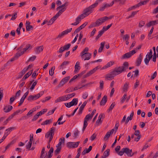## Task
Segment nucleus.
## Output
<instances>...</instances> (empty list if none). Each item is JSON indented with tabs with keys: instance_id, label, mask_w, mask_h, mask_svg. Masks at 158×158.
<instances>
[{
	"instance_id": "obj_1",
	"label": "nucleus",
	"mask_w": 158,
	"mask_h": 158,
	"mask_svg": "<svg viewBox=\"0 0 158 158\" xmlns=\"http://www.w3.org/2000/svg\"><path fill=\"white\" fill-rule=\"evenodd\" d=\"M98 5L97 3L95 2L94 4L85 9L83 10V13L81 15H79L76 19V22L72 23L71 25H77L82 19L88 16L92 13L94 11V8L96 7Z\"/></svg>"
},
{
	"instance_id": "obj_2",
	"label": "nucleus",
	"mask_w": 158,
	"mask_h": 158,
	"mask_svg": "<svg viewBox=\"0 0 158 158\" xmlns=\"http://www.w3.org/2000/svg\"><path fill=\"white\" fill-rule=\"evenodd\" d=\"M128 63L127 62L125 61L124 62L122 66L115 68L114 70L110 73L114 77L123 72L126 71L127 69H128Z\"/></svg>"
},
{
	"instance_id": "obj_3",
	"label": "nucleus",
	"mask_w": 158,
	"mask_h": 158,
	"mask_svg": "<svg viewBox=\"0 0 158 158\" xmlns=\"http://www.w3.org/2000/svg\"><path fill=\"white\" fill-rule=\"evenodd\" d=\"M108 19V17L106 16L101 18L97 20L95 22L92 23L89 26L88 28L91 29L93 27L98 26L101 25Z\"/></svg>"
},
{
	"instance_id": "obj_4",
	"label": "nucleus",
	"mask_w": 158,
	"mask_h": 158,
	"mask_svg": "<svg viewBox=\"0 0 158 158\" xmlns=\"http://www.w3.org/2000/svg\"><path fill=\"white\" fill-rule=\"evenodd\" d=\"M132 152V149H130L128 148H125L122 149L120 152L119 153V155L122 156L124 153H125L128 156L131 157Z\"/></svg>"
},
{
	"instance_id": "obj_5",
	"label": "nucleus",
	"mask_w": 158,
	"mask_h": 158,
	"mask_svg": "<svg viewBox=\"0 0 158 158\" xmlns=\"http://www.w3.org/2000/svg\"><path fill=\"white\" fill-rule=\"evenodd\" d=\"M136 51L135 50H132L125 53L121 57L122 59H128L131 57L132 55L136 53Z\"/></svg>"
},
{
	"instance_id": "obj_6",
	"label": "nucleus",
	"mask_w": 158,
	"mask_h": 158,
	"mask_svg": "<svg viewBox=\"0 0 158 158\" xmlns=\"http://www.w3.org/2000/svg\"><path fill=\"white\" fill-rule=\"evenodd\" d=\"M80 143L79 141L77 142H69L67 143L66 146L69 148H77Z\"/></svg>"
},
{
	"instance_id": "obj_7",
	"label": "nucleus",
	"mask_w": 158,
	"mask_h": 158,
	"mask_svg": "<svg viewBox=\"0 0 158 158\" xmlns=\"http://www.w3.org/2000/svg\"><path fill=\"white\" fill-rule=\"evenodd\" d=\"M69 76H67L64 78L60 82L59 84L56 86V87L57 89L61 87L67 82L69 79H70Z\"/></svg>"
},
{
	"instance_id": "obj_8",
	"label": "nucleus",
	"mask_w": 158,
	"mask_h": 158,
	"mask_svg": "<svg viewBox=\"0 0 158 158\" xmlns=\"http://www.w3.org/2000/svg\"><path fill=\"white\" fill-rule=\"evenodd\" d=\"M61 11H62V10H61L60 11H58L55 15L53 16V17L50 19V20L48 22V25L52 24L53 23L57 18L60 15V14Z\"/></svg>"
},
{
	"instance_id": "obj_9",
	"label": "nucleus",
	"mask_w": 158,
	"mask_h": 158,
	"mask_svg": "<svg viewBox=\"0 0 158 158\" xmlns=\"http://www.w3.org/2000/svg\"><path fill=\"white\" fill-rule=\"evenodd\" d=\"M99 69L98 66H97L93 69L89 71L86 74L84 75V78H86L91 75Z\"/></svg>"
},
{
	"instance_id": "obj_10",
	"label": "nucleus",
	"mask_w": 158,
	"mask_h": 158,
	"mask_svg": "<svg viewBox=\"0 0 158 158\" xmlns=\"http://www.w3.org/2000/svg\"><path fill=\"white\" fill-rule=\"evenodd\" d=\"M157 24H158V19L149 21L146 24L145 26L149 27L151 26L154 27V25Z\"/></svg>"
},
{
	"instance_id": "obj_11",
	"label": "nucleus",
	"mask_w": 158,
	"mask_h": 158,
	"mask_svg": "<svg viewBox=\"0 0 158 158\" xmlns=\"http://www.w3.org/2000/svg\"><path fill=\"white\" fill-rule=\"evenodd\" d=\"M68 100L65 95H64L58 98L55 101V103L60 102L62 101H66Z\"/></svg>"
},
{
	"instance_id": "obj_12",
	"label": "nucleus",
	"mask_w": 158,
	"mask_h": 158,
	"mask_svg": "<svg viewBox=\"0 0 158 158\" xmlns=\"http://www.w3.org/2000/svg\"><path fill=\"white\" fill-rule=\"evenodd\" d=\"M143 59V56L142 53H140L139 56V57L137 59L136 62V65L137 66H139L141 64Z\"/></svg>"
},
{
	"instance_id": "obj_13",
	"label": "nucleus",
	"mask_w": 158,
	"mask_h": 158,
	"mask_svg": "<svg viewBox=\"0 0 158 158\" xmlns=\"http://www.w3.org/2000/svg\"><path fill=\"white\" fill-rule=\"evenodd\" d=\"M107 100V96L106 95L104 96L103 97L100 102V105L101 106H104L106 103V102Z\"/></svg>"
},
{
	"instance_id": "obj_14",
	"label": "nucleus",
	"mask_w": 158,
	"mask_h": 158,
	"mask_svg": "<svg viewBox=\"0 0 158 158\" xmlns=\"http://www.w3.org/2000/svg\"><path fill=\"white\" fill-rule=\"evenodd\" d=\"M92 147L91 146H90L88 149L86 148L82 152L81 154L82 155H84L86 154L89 153L91 150Z\"/></svg>"
},
{
	"instance_id": "obj_15",
	"label": "nucleus",
	"mask_w": 158,
	"mask_h": 158,
	"mask_svg": "<svg viewBox=\"0 0 158 158\" xmlns=\"http://www.w3.org/2000/svg\"><path fill=\"white\" fill-rule=\"evenodd\" d=\"M80 63L79 61L77 62L75 66L74 72L75 73L78 72L79 70L80 69Z\"/></svg>"
},
{
	"instance_id": "obj_16",
	"label": "nucleus",
	"mask_w": 158,
	"mask_h": 158,
	"mask_svg": "<svg viewBox=\"0 0 158 158\" xmlns=\"http://www.w3.org/2000/svg\"><path fill=\"white\" fill-rule=\"evenodd\" d=\"M87 102L86 101H85L83 104L80 107L79 112H78V114H81L82 113V110H83L84 108L85 107V106L86 104H87Z\"/></svg>"
},
{
	"instance_id": "obj_17",
	"label": "nucleus",
	"mask_w": 158,
	"mask_h": 158,
	"mask_svg": "<svg viewBox=\"0 0 158 158\" xmlns=\"http://www.w3.org/2000/svg\"><path fill=\"white\" fill-rule=\"evenodd\" d=\"M72 30H64L59 34L57 37V38H61L65 35L67 34L68 33L71 32Z\"/></svg>"
},
{
	"instance_id": "obj_18",
	"label": "nucleus",
	"mask_w": 158,
	"mask_h": 158,
	"mask_svg": "<svg viewBox=\"0 0 158 158\" xmlns=\"http://www.w3.org/2000/svg\"><path fill=\"white\" fill-rule=\"evenodd\" d=\"M13 109V107L10 105L6 106L4 108V111L6 113H7Z\"/></svg>"
},
{
	"instance_id": "obj_19",
	"label": "nucleus",
	"mask_w": 158,
	"mask_h": 158,
	"mask_svg": "<svg viewBox=\"0 0 158 158\" xmlns=\"http://www.w3.org/2000/svg\"><path fill=\"white\" fill-rule=\"evenodd\" d=\"M65 139L64 137L61 138L59 140V143L56 146V147H61V145L62 144L64 143Z\"/></svg>"
},
{
	"instance_id": "obj_20",
	"label": "nucleus",
	"mask_w": 158,
	"mask_h": 158,
	"mask_svg": "<svg viewBox=\"0 0 158 158\" xmlns=\"http://www.w3.org/2000/svg\"><path fill=\"white\" fill-rule=\"evenodd\" d=\"M89 48L88 47H86L83 50L81 53V58L84 59L85 54H86V52L88 51Z\"/></svg>"
},
{
	"instance_id": "obj_21",
	"label": "nucleus",
	"mask_w": 158,
	"mask_h": 158,
	"mask_svg": "<svg viewBox=\"0 0 158 158\" xmlns=\"http://www.w3.org/2000/svg\"><path fill=\"white\" fill-rule=\"evenodd\" d=\"M78 102V98H73L71 102H69V104L71 105V106H76L77 105Z\"/></svg>"
},
{
	"instance_id": "obj_22",
	"label": "nucleus",
	"mask_w": 158,
	"mask_h": 158,
	"mask_svg": "<svg viewBox=\"0 0 158 158\" xmlns=\"http://www.w3.org/2000/svg\"><path fill=\"white\" fill-rule=\"evenodd\" d=\"M32 72L33 70H31L30 71H29L22 78V80L24 81L26 79H27V78H28L32 74Z\"/></svg>"
},
{
	"instance_id": "obj_23",
	"label": "nucleus",
	"mask_w": 158,
	"mask_h": 158,
	"mask_svg": "<svg viewBox=\"0 0 158 158\" xmlns=\"http://www.w3.org/2000/svg\"><path fill=\"white\" fill-rule=\"evenodd\" d=\"M68 2H66L63 4L61 6L62 8V9L60 10L59 11H60L62 10V11L61 12L60 15L66 10V7L68 6Z\"/></svg>"
},
{
	"instance_id": "obj_24",
	"label": "nucleus",
	"mask_w": 158,
	"mask_h": 158,
	"mask_svg": "<svg viewBox=\"0 0 158 158\" xmlns=\"http://www.w3.org/2000/svg\"><path fill=\"white\" fill-rule=\"evenodd\" d=\"M43 49V47L42 46H40L37 47L35 51L36 54H39L42 52Z\"/></svg>"
},
{
	"instance_id": "obj_25",
	"label": "nucleus",
	"mask_w": 158,
	"mask_h": 158,
	"mask_svg": "<svg viewBox=\"0 0 158 158\" xmlns=\"http://www.w3.org/2000/svg\"><path fill=\"white\" fill-rule=\"evenodd\" d=\"M53 152V148L51 147L48 152V154L46 158H51L52 156V154Z\"/></svg>"
},
{
	"instance_id": "obj_26",
	"label": "nucleus",
	"mask_w": 158,
	"mask_h": 158,
	"mask_svg": "<svg viewBox=\"0 0 158 158\" xmlns=\"http://www.w3.org/2000/svg\"><path fill=\"white\" fill-rule=\"evenodd\" d=\"M134 115V112L133 111H132L129 116L127 117L125 121V123L127 124L128 123L129 120H131L132 119L133 116Z\"/></svg>"
},
{
	"instance_id": "obj_27",
	"label": "nucleus",
	"mask_w": 158,
	"mask_h": 158,
	"mask_svg": "<svg viewBox=\"0 0 158 158\" xmlns=\"http://www.w3.org/2000/svg\"><path fill=\"white\" fill-rule=\"evenodd\" d=\"M30 23L29 21H26L25 24L26 25V30L32 29H33V27L30 25Z\"/></svg>"
},
{
	"instance_id": "obj_28",
	"label": "nucleus",
	"mask_w": 158,
	"mask_h": 158,
	"mask_svg": "<svg viewBox=\"0 0 158 158\" xmlns=\"http://www.w3.org/2000/svg\"><path fill=\"white\" fill-rule=\"evenodd\" d=\"M91 54L89 52H86V54H85L84 57L85 58H84V60H89L91 57Z\"/></svg>"
},
{
	"instance_id": "obj_29",
	"label": "nucleus",
	"mask_w": 158,
	"mask_h": 158,
	"mask_svg": "<svg viewBox=\"0 0 158 158\" xmlns=\"http://www.w3.org/2000/svg\"><path fill=\"white\" fill-rule=\"evenodd\" d=\"M128 85L129 83L127 82L124 84L123 88V90L124 92H126L127 91L129 87Z\"/></svg>"
},
{
	"instance_id": "obj_30",
	"label": "nucleus",
	"mask_w": 158,
	"mask_h": 158,
	"mask_svg": "<svg viewBox=\"0 0 158 158\" xmlns=\"http://www.w3.org/2000/svg\"><path fill=\"white\" fill-rule=\"evenodd\" d=\"M23 54V52H21V50H20L16 53L14 57H15L16 59H17L20 56L22 55Z\"/></svg>"
},
{
	"instance_id": "obj_31",
	"label": "nucleus",
	"mask_w": 158,
	"mask_h": 158,
	"mask_svg": "<svg viewBox=\"0 0 158 158\" xmlns=\"http://www.w3.org/2000/svg\"><path fill=\"white\" fill-rule=\"evenodd\" d=\"M63 118V115H62L60 116V117L58 118V120L57 121V123L58 125H61L63 124V123L65 122V120L63 121L60 122L61 121Z\"/></svg>"
},
{
	"instance_id": "obj_32",
	"label": "nucleus",
	"mask_w": 158,
	"mask_h": 158,
	"mask_svg": "<svg viewBox=\"0 0 158 158\" xmlns=\"http://www.w3.org/2000/svg\"><path fill=\"white\" fill-rule=\"evenodd\" d=\"M37 99V98L36 96L35 95H30L27 98V100L29 101L31 100H34Z\"/></svg>"
},
{
	"instance_id": "obj_33",
	"label": "nucleus",
	"mask_w": 158,
	"mask_h": 158,
	"mask_svg": "<svg viewBox=\"0 0 158 158\" xmlns=\"http://www.w3.org/2000/svg\"><path fill=\"white\" fill-rule=\"evenodd\" d=\"M113 63L114 62H113L112 61H111L110 62H108L107 64L105 66L103 67L102 69H105L111 66L113 64Z\"/></svg>"
},
{
	"instance_id": "obj_34",
	"label": "nucleus",
	"mask_w": 158,
	"mask_h": 158,
	"mask_svg": "<svg viewBox=\"0 0 158 158\" xmlns=\"http://www.w3.org/2000/svg\"><path fill=\"white\" fill-rule=\"evenodd\" d=\"M14 141H12L11 142L8 143L6 147L5 150L4 152H5L6 150L9 148L14 143Z\"/></svg>"
},
{
	"instance_id": "obj_35",
	"label": "nucleus",
	"mask_w": 158,
	"mask_h": 158,
	"mask_svg": "<svg viewBox=\"0 0 158 158\" xmlns=\"http://www.w3.org/2000/svg\"><path fill=\"white\" fill-rule=\"evenodd\" d=\"M110 149H107L104 152V157H107L110 155Z\"/></svg>"
},
{
	"instance_id": "obj_36",
	"label": "nucleus",
	"mask_w": 158,
	"mask_h": 158,
	"mask_svg": "<svg viewBox=\"0 0 158 158\" xmlns=\"http://www.w3.org/2000/svg\"><path fill=\"white\" fill-rule=\"evenodd\" d=\"M52 122V119H50L48 120H47L44 122L42 125H47L48 124H49L50 123H51Z\"/></svg>"
},
{
	"instance_id": "obj_37",
	"label": "nucleus",
	"mask_w": 158,
	"mask_h": 158,
	"mask_svg": "<svg viewBox=\"0 0 158 158\" xmlns=\"http://www.w3.org/2000/svg\"><path fill=\"white\" fill-rule=\"evenodd\" d=\"M76 94L74 93H73L72 94H69L67 95H66V97L67 98V100L71 98L74 97Z\"/></svg>"
},
{
	"instance_id": "obj_38",
	"label": "nucleus",
	"mask_w": 158,
	"mask_h": 158,
	"mask_svg": "<svg viewBox=\"0 0 158 158\" xmlns=\"http://www.w3.org/2000/svg\"><path fill=\"white\" fill-rule=\"evenodd\" d=\"M55 69V66H53L52 67L49 71V74L50 76H52L54 73V70Z\"/></svg>"
},
{
	"instance_id": "obj_39",
	"label": "nucleus",
	"mask_w": 158,
	"mask_h": 158,
	"mask_svg": "<svg viewBox=\"0 0 158 158\" xmlns=\"http://www.w3.org/2000/svg\"><path fill=\"white\" fill-rule=\"evenodd\" d=\"M106 30H101L99 32V34L98 35L96 36V40H98L100 37H101L102 35L104 32Z\"/></svg>"
},
{
	"instance_id": "obj_40",
	"label": "nucleus",
	"mask_w": 158,
	"mask_h": 158,
	"mask_svg": "<svg viewBox=\"0 0 158 158\" xmlns=\"http://www.w3.org/2000/svg\"><path fill=\"white\" fill-rule=\"evenodd\" d=\"M50 133L51 136L52 137H53V136L54 135V132L55 131V128L54 127H52L50 128Z\"/></svg>"
},
{
	"instance_id": "obj_41",
	"label": "nucleus",
	"mask_w": 158,
	"mask_h": 158,
	"mask_svg": "<svg viewBox=\"0 0 158 158\" xmlns=\"http://www.w3.org/2000/svg\"><path fill=\"white\" fill-rule=\"evenodd\" d=\"M115 105L114 103H113L110 106L109 109L107 110V112L109 113L110 111L112 110Z\"/></svg>"
},
{
	"instance_id": "obj_42",
	"label": "nucleus",
	"mask_w": 158,
	"mask_h": 158,
	"mask_svg": "<svg viewBox=\"0 0 158 158\" xmlns=\"http://www.w3.org/2000/svg\"><path fill=\"white\" fill-rule=\"evenodd\" d=\"M29 91H27V92H26L24 94L23 96L22 97L21 99L20 100L23 101L24 102V100L26 97H27V96L29 94Z\"/></svg>"
},
{
	"instance_id": "obj_43",
	"label": "nucleus",
	"mask_w": 158,
	"mask_h": 158,
	"mask_svg": "<svg viewBox=\"0 0 158 158\" xmlns=\"http://www.w3.org/2000/svg\"><path fill=\"white\" fill-rule=\"evenodd\" d=\"M149 0H146L140 2L139 3H138V4L139 6L143 5H145L149 2Z\"/></svg>"
},
{
	"instance_id": "obj_44",
	"label": "nucleus",
	"mask_w": 158,
	"mask_h": 158,
	"mask_svg": "<svg viewBox=\"0 0 158 158\" xmlns=\"http://www.w3.org/2000/svg\"><path fill=\"white\" fill-rule=\"evenodd\" d=\"M61 147H58L54 151V154L55 155H57L60 153V152L61 149Z\"/></svg>"
},
{
	"instance_id": "obj_45",
	"label": "nucleus",
	"mask_w": 158,
	"mask_h": 158,
	"mask_svg": "<svg viewBox=\"0 0 158 158\" xmlns=\"http://www.w3.org/2000/svg\"><path fill=\"white\" fill-rule=\"evenodd\" d=\"M88 24L87 22H85V23L82 24L79 27H78L76 29V30H81L83 28Z\"/></svg>"
},
{
	"instance_id": "obj_46",
	"label": "nucleus",
	"mask_w": 158,
	"mask_h": 158,
	"mask_svg": "<svg viewBox=\"0 0 158 158\" xmlns=\"http://www.w3.org/2000/svg\"><path fill=\"white\" fill-rule=\"evenodd\" d=\"M114 77L113 76L112 73H110V74H108L106 77V78L107 79L110 78V80H111L113 79Z\"/></svg>"
},
{
	"instance_id": "obj_47",
	"label": "nucleus",
	"mask_w": 158,
	"mask_h": 158,
	"mask_svg": "<svg viewBox=\"0 0 158 158\" xmlns=\"http://www.w3.org/2000/svg\"><path fill=\"white\" fill-rule=\"evenodd\" d=\"M3 89L2 88H0V101L2 100L3 97Z\"/></svg>"
},
{
	"instance_id": "obj_48",
	"label": "nucleus",
	"mask_w": 158,
	"mask_h": 158,
	"mask_svg": "<svg viewBox=\"0 0 158 158\" xmlns=\"http://www.w3.org/2000/svg\"><path fill=\"white\" fill-rule=\"evenodd\" d=\"M92 117L90 114H88L85 116L84 120L88 121L89 119H91Z\"/></svg>"
},
{
	"instance_id": "obj_49",
	"label": "nucleus",
	"mask_w": 158,
	"mask_h": 158,
	"mask_svg": "<svg viewBox=\"0 0 158 158\" xmlns=\"http://www.w3.org/2000/svg\"><path fill=\"white\" fill-rule=\"evenodd\" d=\"M37 82L38 81L37 80L35 81L34 82L31 86L30 88V89L31 90L33 89H34L35 86L36 85Z\"/></svg>"
},
{
	"instance_id": "obj_50",
	"label": "nucleus",
	"mask_w": 158,
	"mask_h": 158,
	"mask_svg": "<svg viewBox=\"0 0 158 158\" xmlns=\"http://www.w3.org/2000/svg\"><path fill=\"white\" fill-rule=\"evenodd\" d=\"M34 112V111L33 110H30L29 112L27 113V114L26 116H24L21 119H23L24 118H25L26 119H27V116H28Z\"/></svg>"
},
{
	"instance_id": "obj_51",
	"label": "nucleus",
	"mask_w": 158,
	"mask_h": 158,
	"mask_svg": "<svg viewBox=\"0 0 158 158\" xmlns=\"http://www.w3.org/2000/svg\"><path fill=\"white\" fill-rule=\"evenodd\" d=\"M111 135V134L108 131L104 137V139L105 140H107L109 138Z\"/></svg>"
},
{
	"instance_id": "obj_52",
	"label": "nucleus",
	"mask_w": 158,
	"mask_h": 158,
	"mask_svg": "<svg viewBox=\"0 0 158 158\" xmlns=\"http://www.w3.org/2000/svg\"><path fill=\"white\" fill-rule=\"evenodd\" d=\"M40 116L39 114L37 113L36 115H35L33 117V119H32V121H34L36 120L38 118H39V116Z\"/></svg>"
},
{
	"instance_id": "obj_53",
	"label": "nucleus",
	"mask_w": 158,
	"mask_h": 158,
	"mask_svg": "<svg viewBox=\"0 0 158 158\" xmlns=\"http://www.w3.org/2000/svg\"><path fill=\"white\" fill-rule=\"evenodd\" d=\"M56 107H55V108H54V109H52V110H50L47 113V115H49L52 114L54 113V112L56 110Z\"/></svg>"
},
{
	"instance_id": "obj_54",
	"label": "nucleus",
	"mask_w": 158,
	"mask_h": 158,
	"mask_svg": "<svg viewBox=\"0 0 158 158\" xmlns=\"http://www.w3.org/2000/svg\"><path fill=\"white\" fill-rule=\"evenodd\" d=\"M15 129H16V128L15 127H10L8 128V129H6V131H8L10 133V132Z\"/></svg>"
},
{
	"instance_id": "obj_55",
	"label": "nucleus",
	"mask_w": 158,
	"mask_h": 158,
	"mask_svg": "<svg viewBox=\"0 0 158 158\" xmlns=\"http://www.w3.org/2000/svg\"><path fill=\"white\" fill-rule=\"evenodd\" d=\"M44 91H42L41 92H40L39 94H37L36 95H35L36 96L37 99L39 98L44 93Z\"/></svg>"
},
{
	"instance_id": "obj_56",
	"label": "nucleus",
	"mask_w": 158,
	"mask_h": 158,
	"mask_svg": "<svg viewBox=\"0 0 158 158\" xmlns=\"http://www.w3.org/2000/svg\"><path fill=\"white\" fill-rule=\"evenodd\" d=\"M139 7V5H138V4H137L135 5L134 6H131V7L129 8L128 9L127 11H129L130 10H133L134 8L138 7Z\"/></svg>"
},
{
	"instance_id": "obj_57",
	"label": "nucleus",
	"mask_w": 158,
	"mask_h": 158,
	"mask_svg": "<svg viewBox=\"0 0 158 158\" xmlns=\"http://www.w3.org/2000/svg\"><path fill=\"white\" fill-rule=\"evenodd\" d=\"M47 110V109H44L38 113L39 114V115L40 116L44 114L46 112Z\"/></svg>"
},
{
	"instance_id": "obj_58",
	"label": "nucleus",
	"mask_w": 158,
	"mask_h": 158,
	"mask_svg": "<svg viewBox=\"0 0 158 158\" xmlns=\"http://www.w3.org/2000/svg\"><path fill=\"white\" fill-rule=\"evenodd\" d=\"M17 12H15L14 13L13 15L12 16V18L11 19V20H15L17 17Z\"/></svg>"
},
{
	"instance_id": "obj_59",
	"label": "nucleus",
	"mask_w": 158,
	"mask_h": 158,
	"mask_svg": "<svg viewBox=\"0 0 158 158\" xmlns=\"http://www.w3.org/2000/svg\"><path fill=\"white\" fill-rule=\"evenodd\" d=\"M127 94L126 93H125L124 94L122 98L121 99V102L122 103H123L124 102L125 99H126V97L127 96Z\"/></svg>"
},
{
	"instance_id": "obj_60",
	"label": "nucleus",
	"mask_w": 158,
	"mask_h": 158,
	"mask_svg": "<svg viewBox=\"0 0 158 158\" xmlns=\"http://www.w3.org/2000/svg\"><path fill=\"white\" fill-rule=\"evenodd\" d=\"M138 11H136L132 12L131 15L128 17V19L130 18H131L133 17L134 15H135L136 14H137V13L138 12Z\"/></svg>"
},
{
	"instance_id": "obj_61",
	"label": "nucleus",
	"mask_w": 158,
	"mask_h": 158,
	"mask_svg": "<svg viewBox=\"0 0 158 158\" xmlns=\"http://www.w3.org/2000/svg\"><path fill=\"white\" fill-rule=\"evenodd\" d=\"M114 2H113V1H112L110 3V4H108L107 3H104V4L105 5L106 8H108V7H110L112 6L114 4Z\"/></svg>"
},
{
	"instance_id": "obj_62",
	"label": "nucleus",
	"mask_w": 158,
	"mask_h": 158,
	"mask_svg": "<svg viewBox=\"0 0 158 158\" xmlns=\"http://www.w3.org/2000/svg\"><path fill=\"white\" fill-rule=\"evenodd\" d=\"M106 8L104 3L103 4V6L100 7L99 10L100 11H103Z\"/></svg>"
},
{
	"instance_id": "obj_63",
	"label": "nucleus",
	"mask_w": 158,
	"mask_h": 158,
	"mask_svg": "<svg viewBox=\"0 0 158 158\" xmlns=\"http://www.w3.org/2000/svg\"><path fill=\"white\" fill-rule=\"evenodd\" d=\"M71 46V44H68L67 45H65L63 47L64 48L65 50H67L69 49Z\"/></svg>"
},
{
	"instance_id": "obj_64",
	"label": "nucleus",
	"mask_w": 158,
	"mask_h": 158,
	"mask_svg": "<svg viewBox=\"0 0 158 158\" xmlns=\"http://www.w3.org/2000/svg\"><path fill=\"white\" fill-rule=\"evenodd\" d=\"M97 135L95 133L93 134L91 136L90 138V140L92 141H93L96 138Z\"/></svg>"
}]
</instances>
